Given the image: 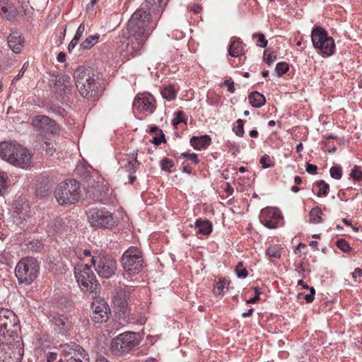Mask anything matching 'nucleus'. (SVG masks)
<instances>
[{
	"mask_svg": "<svg viewBox=\"0 0 362 362\" xmlns=\"http://www.w3.org/2000/svg\"><path fill=\"white\" fill-rule=\"evenodd\" d=\"M151 14L143 8L137 9L128 21V38L121 51L125 56H134L143 47L150 35Z\"/></svg>",
	"mask_w": 362,
	"mask_h": 362,
	"instance_id": "nucleus-1",
	"label": "nucleus"
},
{
	"mask_svg": "<svg viewBox=\"0 0 362 362\" xmlns=\"http://www.w3.org/2000/svg\"><path fill=\"white\" fill-rule=\"evenodd\" d=\"M73 76L76 87L83 98L95 100L103 93L99 78L90 69L79 66Z\"/></svg>",
	"mask_w": 362,
	"mask_h": 362,
	"instance_id": "nucleus-2",
	"label": "nucleus"
},
{
	"mask_svg": "<svg viewBox=\"0 0 362 362\" xmlns=\"http://www.w3.org/2000/svg\"><path fill=\"white\" fill-rule=\"evenodd\" d=\"M33 156L26 147L16 142L0 143V157L16 168L26 169L30 167Z\"/></svg>",
	"mask_w": 362,
	"mask_h": 362,
	"instance_id": "nucleus-3",
	"label": "nucleus"
},
{
	"mask_svg": "<svg viewBox=\"0 0 362 362\" xmlns=\"http://www.w3.org/2000/svg\"><path fill=\"white\" fill-rule=\"evenodd\" d=\"M16 327H18V319L15 313L8 309L0 308V339L11 340L12 344L21 340L13 329Z\"/></svg>",
	"mask_w": 362,
	"mask_h": 362,
	"instance_id": "nucleus-4",
	"label": "nucleus"
},
{
	"mask_svg": "<svg viewBox=\"0 0 362 362\" xmlns=\"http://www.w3.org/2000/svg\"><path fill=\"white\" fill-rule=\"evenodd\" d=\"M74 276L81 291L97 295L98 283L88 264L76 266Z\"/></svg>",
	"mask_w": 362,
	"mask_h": 362,
	"instance_id": "nucleus-5",
	"label": "nucleus"
},
{
	"mask_svg": "<svg viewBox=\"0 0 362 362\" xmlns=\"http://www.w3.org/2000/svg\"><path fill=\"white\" fill-rule=\"evenodd\" d=\"M121 263L124 272L129 276L138 274L144 264L141 250L134 246L129 247L122 256Z\"/></svg>",
	"mask_w": 362,
	"mask_h": 362,
	"instance_id": "nucleus-6",
	"label": "nucleus"
},
{
	"mask_svg": "<svg viewBox=\"0 0 362 362\" xmlns=\"http://www.w3.org/2000/svg\"><path fill=\"white\" fill-rule=\"evenodd\" d=\"M38 271L37 261L33 257H26L18 262L15 274L20 283L30 284L37 278Z\"/></svg>",
	"mask_w": 362,
	"mask_h": 362,
	"instance_id": "nucleus-7",
	"label": "nucleus"
},
{
	"mask_svg": "<svg viewBox=\"0 0 362 362\" xmlns=\"http://www.w3.org/2000/svg\"><path fill=\"white\" fill-rule=\"evenodd\" d=\"M23 344L18 340L12 344V341L0 339V362H21L23 356Z\"/></svg>",
	"mask_w": 362,
	"mask_h": 362,
	"instance_id": "nucleus-8",
	"label": "nucleus"
},
{
	"mask_svg": "<svg viewBox=\"0 0 362 362\" xmlns=\"http://www.w3.org/2000/svg\"><path fill=\"white\" fill-rule=\"evenodd\" d=\"M86 214L89 223L95 228H110L115 223L112 214L104 208L90 207Z\"/></svg>",
	"mask_w": 362,
	"mask_h": 362,
	"instance_id": "nucleus-9",
	"label": "nucleus"
},
{
	"mask_svg": "<svg viewBox=\"0 0 362 362\" xmlns=\"http://www.w3.org/2000/svg\"><path fill=\"white\" fill-rule=\"evenodd\" d=\"M311 39L313 47L327 56L334 54L335 43L332 37H329L327 31L322 27H317L312 30Z\"/></svg>",
	"mask_w": 362,
	"mask_h": 362,
	"instance_id": "nucleus-10",
	"label": "nucleus"
},
{
	"mask_svg": "<svg viewBox=\"0 0 362 362\" xmlns=\"http://www.w3.org/2000/svg\"><path fill=\"white\" fill-rule=\"evenodd\" d=\"M138 345L134 332H124L114 338L110 344L111 351L117 356L127 354Z\"/></svg>",
	"mask_w": 362,
	"mask_h": 362,
	"instance_id": "nucleus-11",
	"label": "nucleus"
},
{
	"mask_svg": "<svg viewBox=\"0 0 362 362\" xmlns=\"http://www.w3.org/2000/svg\"><path fill=\"white\" fill-rule=\"evenodd\" d=\"M91 263L98 274L102 278L109 279L115 274L117 262L110 257L93 256Z\"/></svg>",
	"mask_w": 362,
	"mask_h": 362,
	"instance_id": "nucleus-12",
	"label": "nucleus"
},
{
	"mask_svg": "<svg viewBox=\"0 0 362 362\" xmlns=\"http://www.w3.org/2000/svg\"><path fill=\"white\" fill-rule=\"evenodd\" d=\"M35 129L45 137H49L59 132V127L55 122L45 115L36 116L32 122Z\"/></svg>",
	"mask_w": 362,
	"mask_h": 362,
	"instance_id": "nucleus-13",
	"label": "nucleus"
},
{
	"mask_svg": "<svg viewBox=\"0 0 362 362\" xmlns=\"http://www.w3.org/2000/svg\"><path fill=\"white\" fill-rule=\"evenodd\" d=\"M90 317L95 323L106 322L110 315V308L107 302L98 298L93 301L90 306Z\"/></svg>",
	"mask_w": 362,
	"mask_h": 362,
	"instance_id": "nucleus-14",
	"label": "nucleus"
},
{
	"mask_svg": "<svg viewBox=\"0 0 362 362\" xmlns=\"http://www.w3.org/2000/svg\"><path fill=\"white\" fill-rule=\"evenodd\" d=\"M133 106L141 112L151 114L156 109V101L151 95L138 94L134 100Z\"/></svg>",
	"mask_w": 362,
	"mask_h": 362,
	"instance_id": "nucleus-15",
	"label": "nucleus"
},
{
	"mask_svg": "<svg viewBox=\"0 0 362 362\" xmlns=\"http://www.w3.org/2000/svg\"><path fill=\"white\" fill-rule=\"evenodd\" d=\"M281 218L279 209L269 207L264 209L259 216L261 223L269 228H276Z\"/></svg>",
	"mask_w": 362,
	"mask_h": 362,
	"instance_id": "nucleus-16",
	"label": "nucleus"
},
{
	"mask_svg": "<svg viewBox=\"0 0 362 362\" xmlns=\"http://www.w3.org/2000/svg\"><path fill=\"white\" fill-rule=\"evenodd\" d=\"M30 206L25 199H20L15 203V211L13 214V222L21 224L29 217Z\"/></svg>",
	"mask_w": 362,
	"mask_h": 362,
	"instance_id": "nucleus-17",
	"label": "nucleus"
},
{
	"mask_svg": "<svg viewBox=\"0 0 362 362\" xmlns=\"http://www.w3.org/2000/svg\"><path fill=\"white\" fill-rule=\"evenodd\" d=\"M69 362H89L86 351L75 342L69 343Z\"/></svg>",
	"mask_w": 362,
	"mask_h": 362,
	"instance_id": "nucleus-18",
	"label": "nucleus"
},
{
	"mask_svg": "<svg viewBox=\"0 0 362 362\" xmlns=\"http://www.w3.org/2000/svg\"><path fill=\"white\" fill-rule=\"evenodd\" d=\"M8 47L15 53H20L24 47V38L18 31H11L7 37Z\"/></svg>",
	"mask_w": 362,
	"mask_h": 362,
	"instance_id": "nucleus-19",
	"label": "nucleus"
},
{
	"mask_svg": "<svg viewBox=\"0 0 362 362\" xmlns=\"http://www.w3.org/2000/svg\"><path fill=\"white\" fill-rule=\"evenodd\" d=\"M82 197L79 183L76 180H69V204L78 202Z\"/></svg>",
	"mask_w": 362,
	"mask_h": 362,
	"instance_id": "nucleus-20",
	"label": "nucleus"
},
{
	"mask_svg": "<svg viewBox=\"0 0 362 362\" xmlns=\"http://www.w3.org/2000/svg\"><path fill=\"white\" fill-rule=\"evenodd\" d=\"M110 193V189L105 186L98 185L94 187L93 199L97 202H105L109 198Z\"/></svg>",
	"mask_w": 362,
	"mask_h": 362,
	"instance_id": "nucleus-21",
	"label": "nucleus"
},
{
	"mask_svg": "<svg viewBox=\"0 0 362 362\" xmlns=\"http://www.w3.org/2000/svg\"><path fill=\"white\" fill-rule=\"evenodd\" d=\"M67 185L66 181L61 182L55 190L56 199L61 205L66 204L68 199Z\"/></svg>",
	"mask_w": 362,
	"mask_h": 362,
	"instance_id": "nucleus-22",
	"label": "nucleus"
},
{
	"mask_svg": "<svg viewBox=\"0 0 362 362\" xmlns=\"http://www.w3.org/2000/svg\"><path fill=\"white\" fill-rule=\"evenodd\" d=\"M15 14V8L8 0H0V15L11 19Z\"/></svg>",
	"mask_w": 362,
	"mask_h": 362,
	"instance_id": "nucleus-23",
	"label": "nucleus"
},
{
	"mask_svg": "<svg viewBox=\"0 0 362 362\" xmlns=\"http://www.w3.org/2000/svg\"><path fill=\"white\" fill-rule=\"evenodd\" d=\"M190 144L195 149L205 148L211 144V138L207 135L200 137L193 136L190 139Z\"/></svg>",
	"mask_w": 362,
	"mask_h": 362,
	"instance_id": "nucleus-24",
	"label": "nucleus"
},
{
	"mask_svg": "<svg viewBox=\"0 0 362 362\" xmlns=\"http://www.w3.org/2000/svg\"><path fill=\"white\" fill-rule=\"evenodd\" d=\"M248 100L251 105L256 108L261 107L266 103L264 96L257 91L252 92L248 96Z\"/></svg>",
	"mask_w": 362,
	"mask_h": 362,
	"instance_id": "nucleus-25",
	"label": "nucleus"
},
{
	"mask_svg": "<svg viewBox=\"0 0 362 362\" xmlns=\"http://www.w3.org/2000/svg\"><path fill=\"white\" fill-rule=\"evenodd\" d=\"M243 43L240 40H233L229 46L228 53L231 57H239L243 54Z\"/></svg>",
	"mask_w": 362,
	"mask_h": 362,
	"instance_id": "nucleus-26",
	"label": "nucleus"
},
{
	"mask_svg": "<svg viewBox=\"0 0 362 362\" xmlns=\"http://www.w3.org/2000/svg\"><path fill=\"white\" fill-rule=\"evenodd\" d=\"M195 227L198 228V233L204 235H209L212 231V224L208 220H197Z\"/></svg>",
	"mask_w": 362,
	"mask_h": 362,
	"instance_id": "nucleus-27",
	"label": "nucleus"
},
{
	"mask_svg": "<svg viewBox=\"0 0 362 362\" xmlns=\"http://www.w3.org/2000/svg\"><path fill=\"white\" fill-rule=\"evenodd\" d=\"M168 1V0H146L147 6L153 10H156L158 13L163 11Z\"/></svg>",
	"mask_w": 362,
	"mask_h": 362,
	"instance_id": "nucleus-28",
	"label": "nucleus"
},
{
	"mask_svg": "<svg viewBox=\"0 0 362 362\" xmlns=\"http://www.w3.org/2000/svg\"><path fill=\"white\" fill-rule=\"evenodd\" d=\"M54 323L59 327V332L62 334H66L67 332V317L63 315H57L54 317Z\"/></svg>",
	"mask_w": 362,
	"mask_h": 362,
	"instance_id": "nucleus-29",
	"label": "nucleus"
},
{
	"mask_svg": "<svg viewBox=\"0 0 362 362\" xmlns=\"http://www.w3.org/2000/svg\"><path fill=\"white\" fill-rule=\"evenodd\" d=\"M267 255L271 261H275L281 257V248L279 245H271L267 250Z\"/></svg>",
	"mask_w": 362,
	"mask_h": 362,
	"instance_id": "nucleus-30",
	"label": "nucleus"
},
{
	"mask_svg": "<svg viewBox=\"0 0 362 362\" xmlns=\"http://www.w3.org/2000/svg\"><path fill=\"white\" fill-rule=\"evenodd\" d=\"M99 39L98 35L88 36L81 45V49H90L93 47L98 42Z\"/></svg>",
	"mask_w": 362,
	"mask_h": 362,
	"instance_id": "nucleus-31",
	"label": "nucleus"
},
{
	"mask_svg": "<svg viewBox=\"0 0 362 362\" xmlns=\"http://www.w3.org/2000/svg\"><path fill=\"white\" fill-rule=\"evenodd\" d=\"M322 212L318 207H315L309 212V221L312 223H318L322 221Z\"/></svg>",
	"mask_w": 362,
	"mask_h": 362,
	"instance_id": "nucleus-32",
	"label": "nucleus"
},
{
	"mask_svg": "<svg viewBox=\"0 0 362 362\" xmlns=\"http://www.w3.org/2000/svg\"><path fill=\"white\" fill-rule=\"evenodd\" d=\"M9 179L5 172L0 170V196H3L8 188Z\"/></svg>",
	"mask_w": 362,
	"mask_h": 362,
	"instance_id": "nucleus-33",
	"label": "nucleus"
},
{
	"mask_svg": "<svg viewBox=\"0 0 362 362\" xmlns=\"http://www.w3.org/2000/svg\"><path fill=\"white\" fill-rule=\"evenodd\" d=\"M139 165L137 153H136V155L133 154L132 159L129 160L128 163L125 165V169L129 174H134L136 171Z\"/></svg>",
	"mask_w": 362,
	"mask_h": 362,
	"instance_id": "nucleus-34",
	"label": "nucleus"
},
{
	"mask_svg": "<svg viewBox=\"0 0 362 362\" xmlns=\"http://www.w3.org/2000/svg\"><path fill=\"white\" fill-rule=\"evenodd\" d=\"M13 263V256L11 253L6 250L0 252V264L5 265H11Z\"/></svg>",
	"mask_w": 362,
	"mask_h": 362,
	"instance_id": "nucleus-35",
	"label": "nucleus"
},
{
	"mask_svg": "<svg viewBox=\"0 0 362 362\" xmlns=\"http://www.w3.org/2000/svg\"><path fill=\"white\" fill-rule=\"evenodd\" d=\"M176 90L173 86H168L161 92L163 97L168 100L174 99L176 96Z\"/></svg>",
	"mask_w": 362,
	"mask_h": 362,
	"instance_id": "nucleus-36",
	"label": "nucleus"
},
{
	"mask_svg": "<svg viewBox=\"0 0 362 362\" xmlns=\"http://www.w3.org/2000/svg\"><path fill=\"white\" fill-rule=\"evenodd\" d=\"M84 31H85V25L83 24H81L78 26L74 38L69 42V48L71 47V48H74L76 47V45L78 44V40L83 35Z\"/></svg>",
	"mask_w": 362,
	"mask_h": 362,
	"instance_id": "nucleus-37",
	"label": "nucleus"
},
{
	"mask_svg": "<svg viewBox=\"0 0 362 362\" xmlns=\"http://www.w3.org/2000/svg\"><path fill=\"white\" fill-rule=\"evenodd\" d=\"M229 285V282L225 279H220L217 283L216 285L214 286V292L215 294L221 295L223 293L224 289L228 288V286Z\"/></svg>",
	"mask_w": 362,
	"mask_h": 362,
	"instance_id": "nucleus-38",
	"label": "nucleus"
},
{
	"mask_svg": "<svg viewBox=\"0 0 362 362\" xmlns=\"http://www.w3.org/2000/svg\"><path fill=\"white\" fill-rule=\"evenodd\" d=\"M315 185L319 187V191L317 194L318 197H326L328 194L329 186L324 180H320L315 182Z\"/></svg>",
	"mask_w": 362,
	"mask_h": 362,
	"instance_id": "nucleus-39",
	"label": "nucleus"
},
{
	"mask_svg": "<svg viewBox=\"0 0 362 362\" xmlns=\"http://www.w3.org/2000/svg\"><path fill=\"white\" fill-rule=\"evenodd\" d=\"M54 86L62 91H66L67 88L66 77L64 76H57L54 83Z\"/></svg>",
	"mask_w": 362,
	"mask_h": 362,
	"instance_id": "nucleus-40",
	"label": "nucleus"
},
{
	"mask_svg": "<svg viewBox=\"0 0 362 362\" xmlns=\"http://www.w3.org/2000/svg\"><path fill=\"white\" fill-rule=\"evenodd\" d=\"M330 176L335 179L339 180L342 176V168L340 165H334L329 170Z\"/></svg>",
	"mask_w": 362,
	"mask_h": 362,
	"instance_id": "nucleus-41",
	"label": "nucleus"
},
{
	"mask_svg": "<svg viewBox=\"0 0 362 362\" xmlns=\"http://www.w3.org/2000/svg\"><path fill=\"white\" fill-rule=\"evenodd\" d=\"M235 272L238 278L245 279L248 275L247 270L243 267V264L241 262H238L236 265Z\"/></svg>",
	"mask_w": 362,
	"mask_h": 362,
	"instance_id": "nucleus-42",
	"label": "nucleus"
},
{
	"mask_svg": "<svg viewBox=\"0 0 362 362\" xmlns=\"http://www.w3.org/2000/svg\"><path fill=\"white\" fill-rule=\"evenodd\" d=\"M253 39H257V42H259L257 44V46L260 47H266L268 43L267 40L265 38V36L262 33H254L252 35Z\"/></svg>",
	"mask_w": 362,
	"mask_h": 362,
	"instance_id": "nucleus-43",
	"label": "nucleus"
},
{
	"mask_svg": "<svg viewBox=\"0 0 362 362\" xmlns=\"http://www.w3.org/2000/svg\"><path fill=\"white\" fill-rule=\"evenodd\" d=\"M288 70V65L286 62H279L276 65L275 71L281 76Z\"/></svg>",
	"mask_w": 362,
	"mask_h": 362,
	"instance_id": "nucleus-44",
	"label": "nucleus"
},
{
	"mask_svg": "<svg viewBox=\"0 0 362 362\" xmlns=\"http://www.w3.org/2000/svg\"><path fill=\"white\" fill-rule=\"evenodd\" d=\"M337 246L344 252H348L351 250V247L344 239L338 240L337 241Z\"/></svg>",
	"mask_w": 362,
	"mask_h": 362,
	"instance_id": "nucleus-45",
	"label": "nucleus"
},
{
	"mask_svg": "<svg viewBox=\"0 0 362 362\" xmlns=\"http://www.w3.org/2000/svg\"><path fill=\"white\" fill-rule=\"evenodd\" d=\"M259 163L262 164V167L263 168H267L274 165V162L271 160L270 157L268 155L263 156L260 158Z\"/></svg>",
	"mask_w": 362,
	"mask_h": 362,
	"instance_id": "nucleus-46",
	"label": "nucleus"
},
{
	"mask_svg": "<svg viewBox=\"0 0 362 362\" xmlns=\"http://www.w3.org/2000/svg\"><path fill=\"white\" fill-rule=\"evenodd\" d=\"M350 175L354 180H362V170L361 168L357 165L354 166L351 172Z\"/></svg>",
	"mask_w": 362,
	"mask_h": 362,
	"instance_id": "nucleus-47",
	"label": "nucleus"
},
{
	"mask_svg": "<svg viewBox=\"0 0 362 362\" xmlns=\"http://www.w3.org/2000/svg\"><path fill=\"white\" fill-rule=\"evenodd\" d=\"M173 166V162L169 158H164L161 160V168L163 170L170 172V168Z\"/></svg>",
	"mask_w": 362,
	"mask_h": 362,
	"instance_id": "nucleus-48",
	"label": "nucleus"
},
{
	"mask_svg": "<svg viewBox=\"0 0 362 362\" xmlns=\"http://www.w3.org/2000/svg\"><path fill=\"white\" fill-rule=\"evenodd\" d=\"M267 52H264V60L268 65H271L276 59V55L273 52L267 55Z\"/></svg>",
	"mask_w": 362,
	"mask_h": 362,
	"instance_id": "nucleus-49",
	"label": "nucleus"
},
{
	"mask_svg": "<svg viewBox=\"0 0 362 362\" xmlns=\"http://www.w3.org/2000/svg\"><path fill=\"white\" fill-rule=\"evenodd\" d=\"M237 129L235 130V134L240 137H243L244 135V128H243V120L241 119H238L237 120Z\"/></svg>",
	"mask_w": 362,
	"mask_h": 362,
	"instance_id": "nucleus-50",
	"label": "nucleus"
},
{
	"mask_svg": "<svg viewBox=\"0 0 362 362\" xmlns=\"http://www.w3.org/2000/svg\"><path fill=\"white\" fill-rule=\"evenodd\" d=\"M182 115L183 114L182 112H177L175 113V117L173 119V124L175 127H177V124L183 122Z\"/></svg>",
	"mask_w": 362,
	"mask_h": 362,
	"instance_id": "nucleus-51",
	"label": "nucleus"
},
{
	"mask_svg": "<svg viewBox=\"0 0 362 362\" xmlns=\"http://www.w3.org/2000/svg\"><path fill=\"white\" fill-rule=\"evenodd\" d=\"M310 290V294H307L305 296V300L307 303H312L314 300V296L315 294V290L313 287H310L308 288Z\"/></svg>",
	"mask_w": 362,
	"mask_h": 362,
	"instance_id": "nucleus-52",
	"label": "nucleus"
},
{
	"mask_svg": "<svg viewBox=\"0 0 362 362\" xmlns=\"http://www.w3.org/2000/svg\"><path fill=\"white\" fill-rule=\"evenodd\" d=\"M42 148L49 155H52L54 152L53 146H51V144L47 141H45V143L42 146Z\"/></svg>",
	"mask_w": 362,
	"mask_h": 362,
	"instance_id": "nucleus-53",
	"label": "nucleus"
},
{
	"mask_svg": "<svg viewBox=\"0 0 362 362\" xmlns=\"http://www.w3.org/2000/svg\"><path fill=\"white\" fill-rule=\"evenodd\" d=\"M28 63H25L21 68V69L19 71L18 75L13 79L12 83H14L16 81L19 80L24 74L25 69H27Z\"/></svg>",
	"mask_w": 362,
	"mask_h": 362,
	"instance_id": "nucleus-54",
	"label": "nucleus"
},
{
	"mask_svg": "<svg viewBox=\"0 0 362 362\" xmlns=\"http://www.w3.org/2000/svg\"><path fill=\"white\" fill-rule=\"evenodd\" d=\"M42 188V187H38L37 189L36 192H37V195L45 197V196H47L50 192V189L49 187L45 186L43 189Z\"/></svg>",
	"mask_w": 362,
	"mask_h": 362,
	"instance_id": "nucleus-55",
	"label": "nucleus"
},
{
	"mask_svg": "<svg viewBox=\"0 0 362 362\" xmlns=\"http://www.w3.org/2000/svg\"><path fill=\"white\" fill-rule=\"evenodd\" d=\"M181 156L183 158H188L189 160H191L195 163H198L197 156L196 153H182Z\"/></svg>",
	"mask_w": 362,
	"mask_h": 362,
	"instance_id": "nucleus-56",
	"label": "nucleus"
},
{
	"mask_svg": "<svg viewBox=\"0 0 362 362\" xmlns=\"http://www.w3.org/2000/svg\"><path fill=\"white\" fill-rule=\"evenodd\" d=\"M160 136H155L152 140V143L156 146L160 145L162 142L165 141V135L163 133H160Z\"/></svg>",
	"mask_w": 362,
	"mask_h": 362,
	"instance_id": "nucleus-57",
	"label": "nucleus"
},
{
	"mask_svg": "<svg viewBox=\"0 0 362 362\" xmlns=\"http://www.w3.org/2000/svg\"><path fill=\"white\" fill-rule=\"evenodd\" d=\"M305 170L308 173L315 174L317 170V167L315 165L307 163Z\"/></svg>",
	"mask_w": 362,
	"mask_h": 362,
	"instance_id": "nucleus-58",
	"label": "nucleus"
},
{
	"mask_svg": "<svg viewBox=\"0 0 362 362\" xmlns=\"http://www.w3.org/2000/svg\"><path fill=\"white\" fill-rule=\"evenodd\" d=\"M223 86H228V90L230 92V93H234L235 92V88H234V83L233 82H230L228 80H226L223 83Z\"/></svg>",
	"mask_w": 362,
	"mask_h": 362,
	"instance_id": "nucleus-59",
	"label": "nucleus"
},
{
	"mask_svg": "<svg viewBox=\"0 0 362 362\" xmlns=\"http://www.w3.org/2000/svg\"><path fill=\"white\" fill-rule=\"evenodd\" d=\"M57 59L59 62L63 63L66 62V54L64 52H61L58 54Z\"/></svg>",
	"mask_w": 362,
	"mask_h": 362,
	"instance_id": "nucleus-60",
	"label": "nucleus"
},
{
	"mask_svg": "<svg viewBox=\"0 0 362 362\" xmlns=\"http://www.w3.org/2000/svg\"><path fill=\"white\" fill-rule=\"evenodd\" d=\"M361 277L362 276V269L361 268H356L354 272L352 273V277L356 279V277Z\"/></svg>",
	"mask_w": 362,
	"mask_h": 362,
	"instance_id": "nucleus-61",
	"label": "nucleus"
},
{
	"mask_svg": "<svg viewBox=\"0 0 362 362\" xmlns=\"http://www.w3.org/2000/svg\"><path fill=\"white\" fill-rule=\"evenodd\" d=\"M259 299V297H258L257 296H255L253 298L249 299L247 300V304H250V303H256L258 300Z\"/></svg>",
	"mask_w": 362,
	"mask_h": 362,
	"instance_id": "nucleus-62",
	"label": "nucleus"
},
{
	"mask_svg": "<svg viewBox=\"0 0 362 362\" xmlns=\"http://www.w3.org/2000/svg\"><path fill=\"white\" fill-rule=\"evenodd\" d=\"M253 311H254V310H253V309H252V308L249 309V310H247V312H246V313H243L242 314V317H244V318L247 317H249V316L252 315V314L253 313Z\"/></svg>",
	"mask_w": 362,
	"mask_h": 362,
	"instance_id": "nucleus-63",
	"label": "nucleus"
},
{
	"mask_svg": "<svg viewBox=\"0 0 362 362\" xmlns=\"http://www.w3.org/2000/svg\"><path fill=\"white\" fill-rule=\"evenodd\" d=\"M95 362H110L106 358L100 356L96 358Z\"/></svg>",
	"mask_w": 362,
	"mask_h": 362,
	"instance_id": "nucleus-64",
	"label": "nucleus"
}]
</instances>
